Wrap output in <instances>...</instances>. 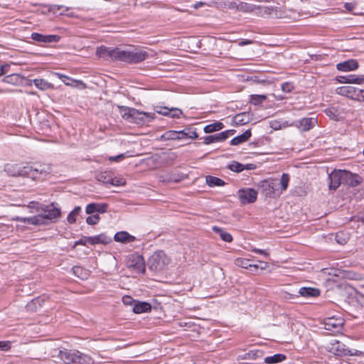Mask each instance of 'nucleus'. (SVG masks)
Masks as SVG:
<instances>
[{
    "instance_id": "19",
    "label": "nucleus",
    "mask_w": 364,
    "mask_h": 364,
    "mask_svg": "<svg viewBox=\"0 0 364 364\" xmlns=\"http://www.w3.org/2000/svg\"><path fill=\"white\" fill-rule=\"evenodd\" d=\"M336 68L340 71L348 72L357 69L358 63L357 60L352 59L338 63Z\"/></svg>"
},
{
    "instance_id": "11",
    "label": "nucleus",
    "mask_w": 364,
    "mask_h": 364,
    "mask_svg": "<svg viewBox=\"0 0 364 364\" xmlns=\"http://www.w3.org/2000/svg\"><path fill=\"white\" fill-rule=\"evenodd\" d=\"M279 183L275 181H263L261 182V188L266 196L274 198L279 196L281 192L278 189Z\"/></svg>"
},
{
    "instance_id": "62",
    "label": "nucleus",
    "mask_w": 364,
    "mask_h": 364,
    "mask_svg": "<svg viewBox=\"0 0 364 364\" xmlns=\"http://www.w3.org/2000/svg\"><path fill=\"white\" fill-rule=\"evenodd\" d=\"M258 264L259 267V269H261V270H264L269 267L268 263L266 262L259 261Z\"/></svg>"
},
{
    "instance_id": "59",
    "label": "nucleus",
    "mask_w": 364,
    "mask_h": 364,
    "mask_svg": "<svg viewBox=\"0 0 364 364\" xmlns=\"http://www.w3.org/2000/svg\"><path fill=\"white\" fill-rule=\"evenodd\" d=\"M107 204H98V208L97 210V213H103L107 210Z\"/></svg>"
},
{
    "instance_id": "23",
    "label": "nucleus",
    "mask_w": 364,
    "mask_h": 364,
    "mask_svg": "<svg viewBox=\"0 0 364 364\" xmlns=\"http://www.w3.org/2000/svg\"><path fill=\"white\" fill-rule=\"evenodd\" d=\"M151 306L149 303L146 301L135 302L133 306V311L135 314H142L150 311Z\"/></svg>"
},
{
    "instance_id": "6",
    "label": "nucleus",
    "mask_w": 364,
    "mask_h": 364,
    "mask_svg": "<svg viewBox=\"0 0 364 364\" xmlns=\"http://www.w3.org/2000/svg\"><path fill=\"white\" fill-rule=\"evenodd\" d=\"M126 266L134 273L144 274L145 272V262L144 257L139 254H132L128 256L126 261Z\"/></svg>"
},
{
    "instance_id": "18",
    "label": "nucleus",
    "mask_w": 364,
    "mask_h": 364,
    "mask_svg": "<svg viewBox=\"0 0 364 364\" xmlns=\"http://www.w3.org/2000/svg\"><path fill=\"white\" fill-rule=\"evenodd\" d=\"M317 123L316 117H304L296 122V126L303 132L311 129Z\"/></svg>"
},
{
    "instance_id": "26",
    "label": "nucleus",
    "mask_w": 364,
    "mask_h": 364,
    "mask_svg": "<svg viewBox=\"0 0 364 364\" xmlns=\"http://www.w3.org/2000/svg\"><path fill=\"white\" fill-rule=\"evenodd\" d=\"M212 229L214 232L220 235L221 240H223V241L227 242H230L232 241V235L229 232L225 231L223 228L217 226H213Z\"/></svg>"
},
{
    "instance_id": "27",
    "label": "nucleus",
    "mask_w": 364,
    "mask_h": 364,
    "mask_svg": "<svg viewBox=\"0 0 364 364\" xmlns=\"http://www.w3.org/2000/svg\"><path fill=\"white\" fill-rule=\"evenodd\" d=\"M117 107L122 117L127 121H129L132 114L135 113L136 109L134 108H130L122 105H118Z\"/></svg>"
},
{
    "instance_id": "40",
    "label": "nucleus",
    "mask_w": 364,
    "mask_h": 364,
    "mask_svg": "<svg viewBox=\"0 0 364 364\" xmlns=\"http://www.w3.org/2000/svg\"><path fill=\"white\" fill-rule=\"evenodd\" d=\"M235 264L239 267L249 269L250 267V259L246 258H237L235 260Z\"/></svg>"
},
{
    "instance_id": "55",
    "label": "nucleus",
    "mask_w": 364,
    "mask_h": 364,
    "mask_svg": "<svg viewBox=\"0 0 364 364\" xmlns=\"http://www.w3.org/2000/svg\"><path fill=\"white\" fill-rule=\"evenodd\" d=\"M10 68V65L9 64H4L0 66V76L7 73L9 72V70Z\"/></svg>"
},
{
    "instance_id": "13",
    "label": "nucleus",
    "mask_w": 364,
    "mask_h": 364,
    "mask_svg": "<svg viewBox=\"0 0 364 364\" xmlns=\"http://www.w3.org/2000/svg\"><path fill=\"white\" fill-rule=\"evenodd\" d=\"M238 196L242 203H252L256 200L257 192L253 188L240 189Z\"/></svg>"
},
{
    "instance_id": "15",
    "label": "nucleus",
    "mask_w": 364,
    "mask_h": 364,
    "mask_svg": "<svg viewBox=\"0 0 364 364\" xmlns=\"http://www.w3.org/2000/svg\"><path fill=\"white\" fill-rule=\"evenodd\" d=\"M262 6L259 5H255L244 1H239L238 11L245 13H253L258 16L262 15Z\"/></svg>"
},
{
    "instance_id": "1",
    "label": "nucleus",
    "mask_w": 364,
    "mask_h": 364,
    "mask_svg": "<svg viewBox=\"0 0 364 364\" xmlns=\"http://www.w3.org/2000/svg\"><path fill=\"white\" fill-rule=\"evenodd\" d=\"M96 55L105 59L119 60L129 64L139 63L149 56V53L141 48H130L122 50L119 48H112L104 46L97 48Z\"/></svg>"
},
{
    "instance_id": "20",
    "label": "nucleus",
    "mask_w": 364,
    "mask_h": 364,
    "mask_svg": "<svg viewBox=\"0 0 364 364\" xmlns=\"http://www.w3.org/2000/svg\"><path fill=\"white\" fill-rule=\"evenodd\" d=\"M299 294L303 297H317L320 295V289L314 287H301L299 290Z\"/></svg>"
},
{
    "instance_id": "36",
    "label": "nucleus",
    "mask_w": 364,
    "mask_h": 364,
    "mask_svg": "<svg viewBox=\"0 0 364 364\" xmlns=\"http://www.w3.org/2000/svg\"><path fill=\"white\" fill-rule=\"evenodd\" d=\"M250 97V102L255 105L262 104L267 99L264 95H251Z\"/></svg>"
},
{
    "instance_id": "60",
    "label": "nucleus",
    "mask_w": 364,
    "mask_h": 364,
    "mask_svg": "<svg viewBox=\"0 0 364 364\" xmlns=\"http://www.w3.org/2000/svg\"><path fill=\"white\" fill-rule=\"evenodd\" d=\"M124 157V154H120L117 156H110L109 159L112 161H118L119 160L123 159Z\"/></svg>"
},
{
    "instance_id": "31",
    "label": "nucleus",
    "mask_w": 364,
    "mask_h": 364,
    "mask_svg": "<svg viewBox=\"0 0 364 364\" xmlns=\"http://www.w3.org/2000/svg\"><path fill=\"white\" fill-rule=\"evenodd\" d=\"M224 127V124L222 122H216L212 124H209L204 127V132L205 133H212L216 131H219Z\"/></svg>"
},
{
    "instance_id": "14",
    "label": "nucleus",
    "mask_w": 364,
    "mask_h": 364,
    "mask_svg": "<svg viewBox=\"0 0 364 364\" xmlns=\"http://www.w3.org/2000/svg\"><path fill=\"white\" fill-rule=\"evenodd\" d=\"M343 323L344 321L341 317L327 318L324 321V328L329 331L338 332L341 329Z\"/></svg>"
},
{
    "instance_id": "34",
    "label": "nucleus",
    "mask_w": 364,
    "mask_h": 364,
    "mask_svg": "<svg viewBox=\"0 0 364 364\" xmlns=\"http://www.w3.org/2000/svg\"><path fill=\"white\" fill-rule=\"evenodd\" d=\"M33 83L36 87L41 90H45L51 87V84L43 79H34Z\"/></svg>"
},
{
    "instance_id": "32",
    "label": "nucleus",
    "mask_w": 364,
    "mask_h": 364,
    "mask_svg": "<svg viewBox=\"0 0 364 364\" xmlns=\"http://www.w3.org/2000/svg\"><path fill=\"white\" fill-rule=\"evenodd\" d=\"M349 174L350 176H346V178L344 182L350 186H356L360 183L361 178L358 175H354L350 172H349Z\"/></svg>"
},
{
    "instance_id": "33",
    "label": "nucleus",
    "mask_w": 364,
    "mask_h": 364,
    "mask_svg": "<svg viewBox=\"0 0 364 364\" xmlns=\"http://www.w3.org/2000/svg\"><path fill=\"white\" fill-rule=\"evenodd\" d=\"M324 112L331 119L337 121L340 118V112H338V109L334 107L326 108Z\"/></svg>"
},
{
    "instance_id": "47",
    "label": "nucleus",
    "mask_w": 364,
    "mask_h": 364,
    "mask_svg": "<svg viewBox=\"0 0 364 364\" xmlns=\"http://www.w3.org/2000/svg\"><path fill=\"white\" fill-rule=\"evenodd\" d=\"M11 347V343L8 341H0V350L7 351Z\"/></svg>"
},
{
    "instance_id": "49",
    "label": "nucleus",
    "mask_w": 364,
    "mask_h": 364,
    "mask_svg": "<svg viewBox=\"0 0 364 364\" xmlns=\"http://www.w3.org/2000/svg\"><path fill=\"white\" fill-rule=\"evenodd\" d=\"M227 133L228 132H225V131H224V132H222L220 133L215 134V138L216 142L223 141L226 139H228L227 138Z\"/></svg>"
},
{
    "instance_id": "17",
    "label": "nucleus",
    "mask_w": 364,
    "mask_h": 364,
    "mask_svg": "<svg viewBox=\"0 0 364 364\" xmlns=\"http://www.w3.org/2000/svg\"><path fill=\"white\" fill-rule=\"evenodd\" d=\"M4 171L11 176L26 177V166H20L17 164H6L4 167Z\"/></svg>"
},
{
    "instance_id": "45",
    "label": "nucleus",
    "mask_w": 364,
    "mask_h": 364,
    "mask_svg": "<svg viewBox=\"0 0 364 364\" xmlns=\"http://www.w3.org/2000/svg\"><path fill=\"white\" fill-rule=\"evenodd\" d=\"M100 220V216L98 214L88 216L86 219V222L89 225H95Z\"/></svg>"
},
{
    "instance_id": "42",
    "label": "nucleus",
    "mask_w": 364,
    "mask_h": 364,
    "mask_svg": "<svg viewBox=\"0 0 364 364\" xmlns=\"http://www.w3.org/2000/svg\"><path fill=\"white\" fill-rule=\"evenodd\" d=\"M166 139L179 140L181 139L179 131H168L164 135Z\"/></svg>"
},
{
    "instance_id": "63",
    "label": "nucleus",
    "mask_w": 364,
    "mask_h": 364,
    "mask_svg": "<svg viewBox=\"0 0 364 364\" xmlns=\"http://www.w3.org/2000/svg\"><path fill=\"white\" fill-rule=\"evenodd\" d=\"M256 168V165L254 164H244V170H253Z\"/></svg>"
},
{
    "instance_id": "24",
    "label": "nucleus",
    "mask_w": 364,
    "mask_h": 364,
    "mask_svg": "<svg viewBox=\"0 0 364 364\" xmlns=\"http://www.w3.org/2000/svg\"><path fill=\"white\" fill-rule=\"evenodd\" d=\"M250 136H251V131H250V129H247L242 134L234 137L231 140L230 144L233 145V146L239 145V144L247 141L250 138Z\"/></svg>"
},
{
    "instance_id": "29",
    "label": "nucleus",
    "mask_w": 364,
    "mask_h": 364,
    "mask_svg": "<svg viewBox=\"0 0 364 364\" xmlns=\"http://www.w3.org/2000/svg\"><path fill=\"white\" fill-rule=\"evenodd\" d=\"M249 114L246 112L237 114L232 119L233 122L237 125L245 124L249 122Z\"/></svg>"
},
{
    "instance_id": "5",
    "label": "nucleus",
    "mask_w": 364,
    "mask_h": 364,
    "mask_svg": "<svg viewBox=\"0 0 364 364\" xmlns=\"http://www.w3.org/2000/svg\"><path fill=\"white\" fill-rule=\"evenodd\" d=\"M170 259L161 250L155 252L148 260L149 268L154 272L164 270L169 264Z\"/></svg>"
},
{
    "instance_id": "61",
    "label": "nucleus",
    "mask_w": 364,
    "mask_h": 364,
    "mask_svg": "<svg viewBox=\"0 0 364 364\" xmlns=\"http://www.w3.org/2000/svg\"><path fill=\"white\" fill-rule=\"evenodd\" d=\"M253 42L251 40H248V39H245V40H242V41H240L238 42V46H247V45H250L252 44Z\"/></svg>"
},
{
    "instance_id": "9",
    "label": "nucleus",
    "mask_w": 364,
    "mask_h": 364,
    "mask_svg": "<svg viewBox=\"0 0 364 364\" xmlns=\"http://www.w3.org/2000/svg\"><path fill=\"white\" fill-rule=\"evenodd\" d=\"M326 349L328 351L336 356H346L353 355L355 353H352L351 350L347 348L343 343L338 341H333L328 344Z\"/></svg>"
},
{
    "instance_id": "64",
    "label": "nucleus",
    "mask_w": 364,
    "mask_h": 364,
    "mask_svg": "<svg viewBox=\"0 0 364 364\" xmlns=\"http://www.w3.org/2000/svg\"><path fill=\"white\" fill-rule=\"evenodd\" d=\"M259 269V264H251L250 263V267L249 269L252 272H257L258 269Z\"/></svg>"
},
{
    "instance_id": "35",
    "label": "nucleus",
    "mask_w": 364,
    "mask_h": 364,
    "mask_svg": "<svg viewBox=\"0 0 364 364\" xmlns=\"http://www.w3.org/2000/svg\"><path fill=\"white\" fill-rule=\"evenodd\" d=\"M338 93L342 95L350 97L353 92L355 91V88L352 86H343L338 88Z\"/></svg>"
},
{
    "instance_id": "3",
    "label": "nucleus",
    "mask_w": 364,
    "mask_h": 364,
    "mask_svg": "<svg viewBox=\"0 0 364 364\" xmlns=\"http://www.w3.org/2000/svg\"><path fill=\"white\" fill-rule=\"evenodd\" d=\"M300 14L294 9H287L283 6H262V15L264 18H286L297 21L300 18Z\"/></svg>"
},
{
    "instance_id": "57",
    "label": "nucleus",
    "mask_w": 364,
    "mask_h": 364,
    "mask_svg": "<svg viewBox=\"0 0 364 364\" xmlns=\"http://www.w3.org/2000/svg\"><path fill=\"white\" fill-rule=\"evenodd\" d=\"M41 301L42 299L40 297L36 298L33 299L30 304H28V307L31 309L32 306H36V304H38V306H40Z\"/></svg>"
},
{
    "instance_id": "28",
    "label": "nucleus",
    "mask_w": 364,
    "mask_h": 364,
    "mask_svg": "<svg viewBox=\"0 0 364 364\" xmlns=\"http://www.w3.org/2000/svg\"><path fill=\"white\" fill-rule=\"evenodd\" d=\"M287 356L282 353L274 354L271 356H267L264 358V362L267 364L279 363L286 360Z\"/></svg>"
},
{
    "instance_id": "2",
    "label": "nucleus",
    "mask_w": 364,
    "mask_h": 364,
    "mask_svg": "<svg viewBox=\"0 0 364 364\" xmlns=\"http://www.w3.org/2000/svg\"><path fill=\"white\" fill-rule=\"evenodd\" d=\"M41 210L43 212L42 214L33 217L21 218L19 220L31 225H43L46 224V220L51 223L57 221L61 215L60 208L55 203L46 205Z\"/></svg>"
},
{
    "instance_id": "10",
    "label": "nucleus",
    "mask_w": 364,
    "mask_h": 364,
    "mask_svg": "<svg viewBox=\"0 0 364 364\" xmlns=\"http://www.w3.org/2000/svg\"><path fill=\"white\" fill-rule=\"evenodd\" d=\"M346 176H350L349 171L345 170H338L331 172L328 175L329 188L331 189H337L342 182L345 181Z\"/></svg>"
},
{
    "instance_id": "48",
    "label": "nucleus",
    "mask_w": 364,
    "mask_h": 364,
    "mask_svg": "<svg viewBox=\"0 0 364 364\" xmlns=\"http://www.w3.org/2000/svg\"><path fill=\"white\" fill-rule=\"evenodd\" d=\"M182 114V111L179 109H176V108H172L171 109V111H170V113L168 114V116L171 117H177L178 118Z\"/></svg>"
},
{
    "instance_id": "53",
    "label": "nucleus",
    "mask_w": 364,
    "mask_h": 364,
    "mask_svg": "<svg viewBox=\"0 0 364 364\" xmlns=\"http://www.w3.org/2000/svg\"><path fill=\"white\" fill-rule=\"evenodd\" d=\"M58 77L65 83L66 85H70L74 86V85L69 83L68 80H70V78L66 75H64L63 74L58 73L57 74Z\"/></svg>"
},
{
    "instance_id": "30",
    "label": "nucleus",
    "mask_w": 364,
    "mask_h": 364,
    "mask_svg": "<svg viewBox=\"0 0 364 364\" xmlns=\"http://www.w3.org/2000/svg\"><path fill=\"white\" fill-rule=\"evenodd\" d=\"M206 183L210 187L223 186L225 185V182L223 180L213 176H208L206 177Z\"/></svg>"
},
{
    "instance_id": "4",
    "label": "nucleus",
    "mask_w": 364,
    "mask_h": 364,
    "mask_svg": "<svg viewBox=\"0 0 364 364\" xmlns=\"http://www.w3.org/2000/svg\"><path fill=\"white\" fill-rule=\"evenodd\" d=\"M58 357L65 364H86L87 358L78 350L68 349L59 350Z\"/></svg>"
},
{
    "instance_id": "12",
    "label": "nucleus",
    "mask_w": 364,
    "mask_h": 364,
    "mask_svg": "<svg viewBox=\"0 0 364 364\" xmlns=\"http://www.w3.org/2000/svg\"><path fill=\"white\" fill-rule=\"evenodd\" d=\"M154 117V113L140 112L136 109L135 113L132 114L129 122L137 124H144L151 122Z\"/></svg>"
},
{
    "instance_id": "21",
    "label": "nucleus",
    "mask_w": 364,
    "mask_h": 364,
    "mask_svg": "<svg viewBox=\"0 0 364 364\" xmlns=\"http://www.w3.org/2000/svg\"><path fill=\"white\" fill-rule=\"evenodd\" d=\"M135 237L131 235L126 231H120L117 232L114 236V240L116 242H122V243H129L134 242L135 240Z\"/></svg>"
},
{
    "instance_id": "50",
    "label": "nucleus",
    "mask_w": 364,
    "mask_h": 364,
    "mask_svg": "<svg viewBox=\"0 0 364 364\" xmlns=\"http://www.w3.org/2000/svg\"><path fill=\"white\" fill-rule=\"evenodd\" d=\"M122 301L124 303V304L127 305V306H130V305H132L133 304H134V303L136 302L135 300L133 299V298L130 296H124L122 297Z\"/></svg>"
},
{
    "instance_id": "56",
    "label": "nucleus",
    "mask_w": 364,
    "mask_h": 364,
    "mask_svg": "<svg viewBox=\"0 0 364 364\" xmlns=\"http://www.w3.org/2000/svg\"><path fill=\"white\" fill-rule=\"evenodd\" d=\"M87 243V237H82L80 240H77L74 243V247H76L77 245H86Z\"/></svg>"
},
{
    "instance_id": "44",
    "label": "nucleus",
    "mask_w": 364,
    "mask_h": 364,
    "mask_svg": "<svg viewBox=\"0 0 364 364\" xmlns=\"http://www.w3.org/2000/svg\"><path fill=\"white\" fill-rule=\"evenodd\" d=\"M98 208V204L97 203H90L86 206V213L87 214H93L95 213H97V210Z\"/></svg>"
},
{
    "instance_id": "22",
    "label": "nucleus",
    "mask_w": 364,
    "mask_h": 364,
    "mask_svg": "<svg viewBox=\"0 0 364 364\" xmlns=\"http://www.w3.org/2000/svg\"><path fill=\"white\" fill-rule=\"evenodd\" d=\"M341 78L342 80H340V82L343 83H354L358 85H361L364 83L363 75L357 76L355 75H348L346 76H341Z\"/></svg>"
},
{
    "instance_id": "37",
    "label": "nucleus",
    "mask_w": 364,
    "mask_h": 364,
    "mask_svg": "<svg viewBox=\"0 0 364 364\" xmlns=\"http://www.w3.org/2000/svg\"><path fill=\"white\" fill-rule=\"evenodd\" d=\"M96 244L107 245L112 242V238L105 233L95 236Z\"/></svg>"
},
{
    "instance_id": "43",
    "label": "nucleus",
    "mask_w": 364,
    "mask_h": 364,
    "mask_svg": "<svg viewBox=\"0 0 364 364\" xmlns=\"http://www.w3.org/2000/svg\"><path fill=\"white\" fill-rule=\"evenodd\" d=\"M73 274L77 276V277H80L81 279H83L86 275V272L84 271V269L80 267V266H75L72 268Z\"/></svg>"
},
{
    "instance_id": "38",
    "label": "nucleus",
    "mask_w": 364,
    "mask_h": 364,
    "mask_svg": "<svg viewBox=\"0 0 364 364\" xmlns=\"http://www.w3.org/2000/svg\"><path fill=\"white\" fill-rule=\"evenodd\" d=\"M289 179H290V177L288 173H282L281 179H280V183H279V184L281 185V190L279 191V192H281V194L282 193L283 191H284L287 189Z\"/></svg>"
},
{
    "instance_id": "58",
    "label": "nucleus",
    "mask_w": 364,
    "mask_h": 364,
    "mask_svg": "<svg viewBox=\"0 0 364 364\" xmlns=\"http://www.w3.org/2000/svg\"><path fill=\"white\" fill-rule=\"evenodd\" d=\"M170 111H171V109H168L167 107H162V108H160V109L158 110L157 112L162 115L168 116V114L170 113Z\"/></svg>"
},
{
    "instance_id": "51",
    "label": "nucleus",
    "mask_w": 364,
    "mask_h": 364,
    "mask_svg": "<svg viewBox=\"0 0 364 364\" xmlns=\"http://www.w3.org/2000/svg\"><path fill=\"white\" fill-rule=\"evenodd\" d=\"M252 252L257 253V254L262 255L264 257H265L267 258L269 257V253L267 250H262V249L253 248L252 250Z\"/></svg>"
},
{
    "instance_id": "7",
    "label": "nucleus",
    "mask_w": 364,
    "mask_h": 364,
    "mask_svg": "<svg viewBox=\"0 0 364 364\" xmlns=\"http://www.w3.org/2000/svg\"><path fill=\"white\" fill-rule=\"evenodd\" d=\"M98 181L106 185H112L114 186H121L126 183V181L122 177H115L111 171H104L98 173L96 176Z\"/></svg>"
},
{
    "instance_id": "8",
    "label": "nucleus",
    "mask_w": 364,
    "mask_h": 364,
    "mask_svg": "<svg viewBox=\"0 0 364 364\" xmlns=\"http://www.w3.org/2000/svg\"><path fill=\"white\" fill-rule=\"evenodd\" d=\"M26 177L31 178L33 180L41 179L50 172V167H45L42 165H37L36 167L27 165L26 166Z\"/></svg>"
},
{
    "instance_id": "52",
    "label": "nucleus",
    "mask_w": 364,
    "mask_h": 364,
    "mask_svg": "<svg viewBox=\"0 0 364 364\" xmlns=\"http://www.w3.org/2000/svg\"><path fill=\"white\" fill-rule=\"evenodd\" d=\"M226 6L229 9H235L238 11L239 8V2L237 1H230L226 4Z\"/></svg>"
},
{
    "instance_id": "46",
    "label": "nucleus",
    "mask_w": 364,
    "mask_h": 364,
    "mask_svg": "<svg viewBox=\"0 0 364 364\" xmlns=\"http://www.w3.org/2000/svg\"><path fill=\"white\" fill-rule=\"evenodd\" d=\"M282 90L287 93H289L294 90V85L291 82H284L282 85Z\"/></svg>"
},
{
    "instance_id": "41",
    "label": "nucleus",
    "mask_w": 364,
    "mask_h": 364,
    "mask_svg": "<svg viewBox=\"0 0 364 364\" xmlns=\"http://www.w3.org/2000/svg\"><path fill=\"white\" fill-rule=\"evenodd\" d=\"M228 168L232 171L240 173L244 171V164L237 161H232L228 166Z\"/></svg>"
},
{
    "instance_id": "25",
    "label": "nucleus",
    "mask_w": 364,
    "mask_h": 364,
    "mask_svg": "<svg viewBox=\"0 0 364 364\" xmlns=\"http://www.w3.org/2000/svg\"><path fill=\"white\" fill-rule=\"evenodd\" d=\"M179 134L181 139H197L198 138V134L195 129L193 128H186L183 130L179 131Z\"/></svg>"
},
{
    "instance_id": "54",
    "label": "nucleus",
    "mask_w": 364,
    "mask_h": 364,
    "mask_svg": "<svg viewBox=\"0 0 364 364\" xmlns=\"http://www.w3.org/2000/svg\"><path fill=\"white\" fill-rule=\"evenodd\" d=\"M215 134L214 135H209V136H205L204 138V144H210L216 142V140H215Z\"/></svg>"
},
{
    "instance_id": "39",
    "label": "nucleus",
    "mask_w": 364,
    "mask_h": 364,
    "mask_svg": "<svg viewBox=\"0 0 364 364\" xmlns=\"http://www.w3.org/2000/svg\"><path fill=\"white\" fill-rule=\"evenodd\" d=\"M81 208L80 206H76L68 215V222L70 224L75 223L76 218L79 215Z\"/></svg>"
},
{
    "instance_id": "16",
    "label": "nucleus",
    "mask_w": 364,
    "mask_h": 364,
    "mask_svg": "<svg viewBox=\"0 0 364 364\" xmlns=\"http://www.w3.org/2000/svg\"><path fill=\"white\" fill-rule=\"evenodd\" d=\"M31 38L32 40L41 43H57L60 40V37L57 35H43L38 33H33Z\"/></svg>"
}]
</instances>
